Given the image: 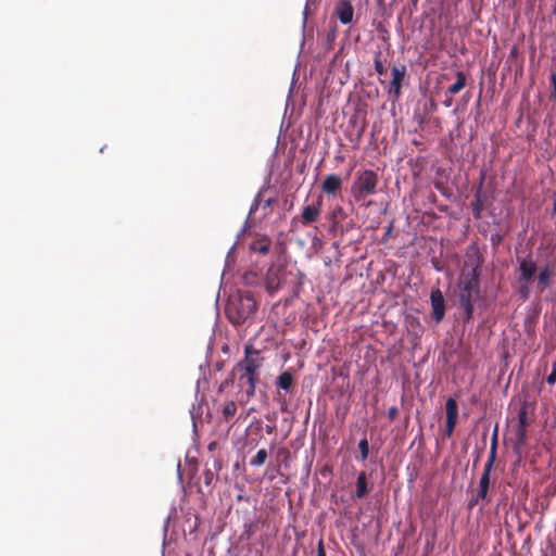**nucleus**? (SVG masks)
<instances>
[{
	"label": "nucleus",
	"mask_w": 556,
	"mask_h": 556,
	"mask_svg": "<svg viewBox=\"0 0 556 556\" xmlns=\"http://www.w3.org/2000/svg\"><path fill=\"white\" fill-rule=\"evenodd\" d=\"M264 357L261 351L253 348L252 344L244 346V357L232 368V376L237 377L238 386L244 390L247 397L251 399L255 394L256 382L258 381V370L262 367Z\"/></svg>",
	"instance_id": "1"
},
{
	"label": "nucleus",
	"mask_w": 556,
	"mask_h": 556,
	"mask_svg": "<svg viewBox=\"0 0 556 556\" xmlns=\"http://www.w3.org/2000/svg\"><path fill=\"white\" fill-rule=\"evenodd\" d=\"M458 303L464 309L463 321L469 323L473 316V304L480 299L479 266L465 268L458 281Z\"/></svg>",
	"instance_id": "2"
},
{
	"label": "nucleus",
	"mask_w": 556,
	"mask_h": 556,
	"mask_svg": "<svg viewBox=\"0 0 556 556\" xmlns=\"http://www.w3.org/2000/svg\"><path fill=\"white\" fill-rule=\"evenodd\" d=\"M256 309L257 302L251 292L236 291L227 300L225 314L233 326H240L252 318Z\"/></svg>",
	"instance_id": "3"
},
{
	"label": "nucleus",
	"mask_w": 556,
	"mask_h": 556,
	"mask_svg": "<svg viewBox=\"0 0 556 556\" xmlns=\"http://www.w3.org/2000/svg\"><path fill=\"white\" fill-rule=\"evenodd\" d=\"M379 182L378 174L371 169H365L357 174L351 193L356 202H363L367 197L376 193Z\"/></svg>",
	"instance_id": "4"
},
{
	"label": "nucleus",
	"mask_w": 556,
	"mask_h": 556,
	"mask_svg": "<svg viewBox=\"0 0 556 556\" xmlns=\"http://www.w3.org/2000/svg\"><path fill=\"white\" fill-rule=\"evenodd\" d=\"M496 448H497V429L495 428L491 446H490V454L486 463L484 464L480 481H479V488L477 494L481 497L482 501H485L486 503L490 502L488 498L489 488H490V477L491 471L494 465V462L496 459Z\"/></svg>",
	"instance_id": "5"
},
{
	"label": "nucleus",
	"mask_w": 556,
	"mask_h": 556,
	"mask_svg": "<svg viewBox=\"0 0 556 556\" xmlns=\"http://www.w3.org/2000/svg\"><path fill=\"white\" fill-rule=\"evenodd\" d=\"M517 263L519 270L518 282L526 285H530L531 282H533L535 278V273L539 268L536 261L533 257V254L529 252L525 256H518Z\"/></svg>",
	"instance_id": "6"
},
{
	"label": "nucleus",
	"mask_w": 556,
	"mask_h": 556,
	"mask_svg": "<svg viewBox=\"0 0 556 556\" xmlns=\"http://www.w3.org/2000/svg\"><path fill=\"white\" fill-rule=\"evenodd\" d=\"M530 421L528 419V410L526 404L518 412V425L516 427V442L514 444V452L518 456L521 455V448L527 442V428Z\"/></svg>",
	"instance_id": "7"
},
{
	"label": "nucleus",
	"mask_w": 556,
	"mask_h": 556,
	"mask_svg": "<svg viewBox=\"0 0 556 556\" xmlns=\"http://www.w3.org/2000/svg\"><path fill=\"white\" fill-rule=\"evenodd\" d=\"M556 275V263L547 261L539 268V273L534 278L536 280V290L543 293L546 289L551 288Z\"/></svg>",
	"instance_id": "8"
},
{
	"label": "nucleus",
	"mask_w": 556,
	"mask_h": 556,
	"mask_svg": "<svg viewBox=\"0 0 556 556\" xmlns=\"http://www.w3.org/2000/svg\"><path fill=\"white\" fill-rule=\"evenodd\" d=\"M430 304L432 319L437 324L441 323L445 316V300L442 291L439 288L431 290Z\"/></svg>",
	"instance_id": "9"
},
{
	"label": "nucleus",
	"mask_w": 556,
	"mask_h": 556,
	"mask_svg": "<svg viewBox=\"0 0 556 556\" xmlns=\"http://www.w3.org/2000/svg\"><path fill=\"white\" fill-rule=\"evenodd\" d=\"M321 206H323V198L321 195L318 197L316 203L307 204L303 206L300 215V222L303 226H309L311 224L315 223L320 214H321Z\"/></svg>",
	"instance_id": "10"
},
{
	"label": "nucleus",
	"mask_w": 556,
	"mask_h": 556,
	"mask_svg": "<svg viewBox=\"0 0 556 556\" xmlns=\"http://www.w3.org/2000/svg\"><path fill=\"white\" fill-rule=\"evenodd\" d=\"M446 421H445V434L451 437L454 432L458 417V406L453 397H448L445 403Z\"/></svg>",
	"instance_id": "11"
},
{
	"label": "nucleus",
	"mask_w": 556,
	"mask_h": 556,
	"mask_svg": "<svg viewBox=\"0 0 556 556\" xmlns=\"http://www.w3.org/2000/svg\"><path fill=\"white\" fill-rule=\"evenodd\" d=\"M406 74V66H393L392 67V80L390 83L389 92L393 93L395 99L401 97L402 83Z\"/></svg>",
	"instance_id": "12"
},
{
	"label": "nucleus",
	"mask_w": 556,
	"mask_h": 556,
	"mask_svg": "<svg viewBox=\"0 0 556 556\" xmlns=\"http://www.w3.org/2000/svg\"><path fill=\"white\" fill-rule=\"evenodd\" d=\"M336 14L342 24H350L354 14L353 5L349 0H340L336 7Z\"/></svg>",
	"instance_id": "13"
},
{
	"label": "nucleus",
	"mask_w": 556,
	"mask_h": 556,
	"mask_svg": "<svg viewBox=\"0 0 556 556\" xmlns=\"http://www.w3.org/2000/svg\"><path fill=\"white\" fill-rule=\"evenodd\" d=\"M341 187L342 178L339 175L330 174L324 179L321 191L328 195H334L341 190Z\"/></svg>",
	"instance_id": "14"
},
{
	"label": "nucleus",
	"mask_w": 556,
	"mask_h": 556,
	"mask_svg": "<svg viewBox=\"0 0 556 556\" xmlns=\"http://www.w3.org/2000/svg\"><path fill=\"white\" fill-rule=\"evenodd\" d=\"M281 285L280 270L269 268L266 274V289L269 293L276 292Z\"/></svg>",
	"instance_id": "15"
},
{
	"label": "nucleus",
	"mask_w": 556,
	"mask_h": 556,
	"mask_svg": "<svg viewBox=\"0 0 556 556\" xmlns=\"http://www.w3.org/2000/svg\"><path fill=\"white\" fill-rule=\"evenodd\" d=\"M369 490L367 475L365 471H361L356 479L355 496L357 498H363L368 494Z\"/></svg>",
	"instance_id": "16"
},
{
	"label": "nucleus",
	"mask_w": 556,
	"mask_h": 556,
	"mask_svg": "<svg viewBox=\"0 0 556 556\" xmlns=\"http://www.w3.org/2000/svg\"><path fill=\"white\" fill-rule=\"evenodd\" d=\"M346 217V214L342 206L337 205L330 213L329 219L331 222L330 231L337 230L341 220Z\"/></svg>",
	"instance_id": "17"
},
{
	"label": "nucleus",
	"mask_w": 556,
	"mask_h": 556,
	"mask_svg": "<svg viewBox=\"0 0 556 556\" xmlns=\"http://www.w3.org/2000/svg\"><path fill=\"white\" fill-rule=\"evenodd\" d=\"M276 384L279 389L289 391L293 386V376L291 371L288 370L281 372L276 380Z\"/></svg>",
	"instance_id": "18"
},
{
	"label": "nucleus",
	"mask_w": 556,
	"mask_h": 556,
	"mask_svg": "<svg viewBox=\"0 0 556 556\" xmlns=\"http://www.w3.org/2000/svg\"><path fill=\"white\" fill-rule=\"evenodd\" d=\"M466 86V75L464 72L458 71L456 73V81L451 85L447 92L451 94L458 93Z\"/></svg>",
	"instance_id": "19"
},
{
	"label": "nucleus",
	"mask_w": 556,
	"mask_h": 556,
	"mask_svg": "<svg viewBox=\"0 0 556 556\" xmlns=\"http://www.w3.org/2000/svg\"><path fill=\"white\" fill-rule=\"evenodd\" d=\"M270 242L266 238L255 240L251 243V250L255 253L267 254L269 252Z\"/></svg>",
	"instance_id": "20"
},
{
	"label": "nucleus",
	"mask_w": 556,
	"mask_h": 556,
	"mask_svg": "<svg viewBox=\"0 0 556 556\" xmlns=\"http://www.w3.org/2000/svg\"><path fill=\"white\" fill-rule=\"evenodd\" d=\"M222 413H223V417L225 418L226 421H229L231 418H233L237 413L236 402H233V401L226 402L223 407Z\"/></svg>",
	"instance_id": "21"
},
{
	"label": "nucleus",
	"mask_w": 556,
	"mask_h": 556,
	"mask_svg": "<svg viewBox=\"0 0 556 556\" xmlns=\"http://www.w3.org/2000/svg\"><path fill=\"white\" fill-rule=\"evenodd\" d=\"M267 452L264 448H261L256 455L250 460V465L253 467H261L265 464L267 459Z\"/></svg>",
	"instance_id": "22"
},
{
	"label": "nucleus",
	"mask_w": 556,
	"mask_h": 556,
	"mask_svg": "<svg viewBox=\"0 0 556 556\" xmlns=\"http://www.w3.org/2000/svg\"><path fill=\"white\" fill-rule=\"evenodd\" d=\"M472 210L476 217L480 216L481 211L483 210V204L481 202V188L475 194V201L472 202Z\"/></svg>",
	"instance_id": "23"
},
{
	"label": "nucleus",
	"mask_w": 556,
	"mask_h": 556,
	"mask_svg": "<svg viewBox=\"0 0 556 556\" xmlns=\"http://www.w3.org/2000/svg\"><path fill=\"white\" fill-rule=\"evenodd\" d=\"M358 448H359V453H361V460L365 462L367 458H368V454H369V443H368V440L366 437H364L359 442H358Z\"/></svg>",
	"instance_id": "24"
},
{
	"label": "nucleus",
	"mask_w": 556,
	"mask_h": 556,
	"mask_svg": "<svg viewBox=\"0 0 556 556\" xmlns=\"http://www.w3.org/2000/svg\"><path fill=\"white\" fill-rule=\"evenodd\" d=\"M380 52L376 55L375 60H374V66H375V71L379 74V75H383L387 73V68L386 66L383 65L382 61L380 60Z\"/></svg>",
	"instance_id": "25"
},
{
	"label": "nucleus",
	"mask_w": 556,
	"mask_h": 556,
	"mask_svg": "<svg viewBox=\"0 0 556 556\" xmlns=\"http://www.w3.org/2000/svg\"><path fill=\"white\" fill-rule=\"evenodd\" d=\"M551 84H552V91L549 94V100L556 101V73L553 72L549 76Z\"/></svg>",
	"instance_id": "26"
},
{
	"label": "nucleus",
	"mask_w": 556,
	"mask_h": 556,
	"mask_svg": "<svg viewBox=\"0 0 556 556\" xmlns=\"http://www.w3.org/2000/svg\"><path fill=\"white\" fill-rule=\"evenodd\" d=\"M519 294L523 300H527L529 298V285L521 283Z\"/></svg>",
	"instance_id": "27"
},
{
	"label": "nucleus",
	"mask_w": 556,
	"mask_h": 556,
	"mask_svg": "<svg viewBox=\"0 0 556 556\" xmlns=\"http://www.w3.org/2000/svg\"><path fill=\"white\" fill-rule=\"evenodd\" d=\"M365 127H366V125H365V123H363L361 125V127L357 129L356 135H355V140H354L355 141V146H357L359 143L361 138L363 137V134L365 131Z\"/></svg>",
	"instance_id": "28"
},
{
	"label": "nucleus",
	"mask_w": 556,
	"mask_h": 556,
	"mask_svg": "<svg viewBox=\"0 0 556 556\" xmlns=\"http://www.w3.org/2000/svg\"><path fill=\"white\" fill-rule=\"evenodd\" d=\"M397 414H399L397 407L396 406H391L388 409V418L390 419V421L395 420V418L397 417Z\"/></svg>",
	"instance_id": "29"
},
{
	"label": "nucleus",
	"mask_w": 556,
	"mask_h": 556,
	"mask_svg": "<svg viewBox=\"0 0 556 556\" xmlns=\"http://www.w3.org/2000/svg\"><path fill=\"white\" fill-rule=\"evenodd\" d=\"M546 381L548 384H554L556 381V364H554L552 372L547 376Z\"/></svg>",
	"instance_id": "30"
},
{
	"label": "nucleus",
	"mask_w": 556,
	"mask_h": 556,
	"mask_svg": "<svg viewBox=\"0 0 556 556\" xmlns=\"http://www.w3.org/2000/svg\"><path fill=\"white\" fill-rule=\"evenodd\" d=\"M317 556H326V549L321 539L317 543Z\"/></svg>",
	"instance_id": "31"
},
{
	"label": "nucleus",
	"mask_w": 556,
	"mask_h": 556,
	"mask_svg": "<svg viewBox=\"0 0 556 556\" xmlns=\"http://www.w3.org/2000/svg\"><path fill=\"white\" fill-rule=\"evenodd\" d=\"M280 404V412L288 413L289 412V405L286 399H278Z\"/></svg>",
	"instance_id": "32"
},
{
	"label": "nucleus",
	"mask_w": 556,
	"mask_h": 556,
	"mask_svg": "<svg viewBox=\"0 0 556 556\" xmlns=\"http://www.w3.org/2000/svg\"><path fill=\"white\" fill-rule=\"evenodd\" d=\"M481 500V497L479 496V494H477L476 496H473L469 503H468V506L469 508H473Z\"/></svg>",
	"instance_id": "33"
},
{
	"label": "nucleus",
	"mask_w": 556,
	"mask_h": 556,
	"mask_svg": "<svg viewBox=\"0 0 556 556\" xmlns=\"http://www.w3.org/2000/svg\"><path fill=\"white\" fill-rule=\"evenodd\" d=\"M205 483L206 484H210L211 483V480H212V472L210 470L206 471L205 473Z\"/></svg>",
	"instance_id": "34"
},
{
	"label": "nucleus",
	"mask_w": 556,
	"mask_h": 556,
	"mask_svg": "<svg viewBox=\"0 0 556 556\" xmlns=\"http://www.w3.org/2000/svg\"><path fill=\"white\" fill-rule=\"evenodd\" d=\"M453 99L450 97L443 101V104L448 108L452 105Z\"/></svg>",
	"instance_id": "35"
},
{
	"label": "nucleus",
	"mask_w": 556,
	"mask_h": 556,
	"mask_svg": "<svg viewBox=\"0 0 556 556\" xmlns=\"http://www.w3.org/2000/svg\"><path fill=\"white\" fill-rule=\"evenodd\" d=\"M391 229H392V228H391V226H390V227L388 228L387 232H386V236H389V235H390Z\"/></svg>",
	"instance_id": "36"
},
{
	"label": "nucleus",
	"mask_w": 556,
	"mask_h": 556,
	"mask_svg": "<svg viewBox=\"0 0 556 556\" xmlns=\"http://www.w3.org/2000/svg\"><path fill=\"white\" fill-rule=\"evenodd\" d=\"M271 427L267 426V433H270L271 432Z\"/></svg>",
	"instance_id": "37"
},
{
	"label": "nucleus",
	"mask_w": 556,
	"mask_h": 556,
	"mask_svg": "<svg viewBox=\"0 0 556 556\" xmlns=\"http://www.w3.org/2000/svg\"><path fill=\"white\" fill-rule=\"evenodd\" d=\"M414 4H417L419 0H410Z\"/></svg>",
	"instance_id": "38"
}]
</instances>
